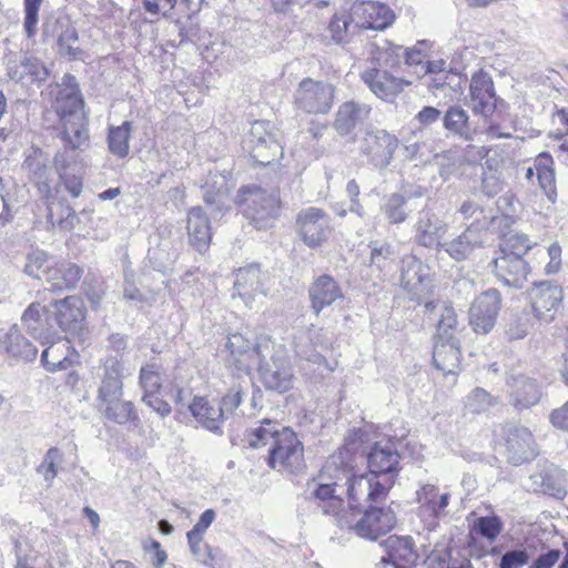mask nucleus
<instances>
[{
	"label": "nucleus",
	"instance_id": "nucleus-1",
	"mask_svg": "<svg viewBox=\"0 0 568 568\" xmlns=\"http://www.w3.org/2000/svg\"><path fill=\"white\" fill-rule=\"evenodd\" d=\"M396 437L373 443L365 453L367 473L354 475L352 468L341 469L346 477L347 496L352 506L366 501H385L403 468ZM344 465L343 462H341Z\"/></svg>",
	"mask_w": 568,
	"mask_h": 568
},
{
	"label": "nucleus",
	"instance_id": "nucleus-2",
	"mask_svg": "<svg viewBox=\"0 0 568 568\" xmlns=\"http://www.w3.org/2000/svg\"><path fill=\"white\" fill-rule=\"evenodd\" d=\"M236 203L243 215L256 230L272 227L281 215L280 190H266L257 184L242 185L236 194Z\"/></svg>",
	"mask_w": 568,
	"mask_h": 568
},
{
	"label": "nucleus",
	"instance_id": "nucleus-3",
	"mask_svg": "<svg viewBox=\"0 0 568 568\" xmlns=\"http://www.w3.org/2000/svg\"><path fill=\"white\" fill-rule=\"evenodd\" d=\"M266 465L277 471L300 474L306 468L304 445L291 427H282L270 446Z\"/></svg>",
	"mask_w": 568,
	"mask_h": 568
},
{
	"label": "nucleus",
	"instance_id": "nucleus-4",
	"mask_svg": "<svg viewBox=\"0 0 568 568\" xmlns=\"http://www.w3.org/2000/svg\"><path fill=\"white\" fill-rule=\"evenodd\" d=\"M242 149L254 166H271L283 158L284 151L268 121H255L243 139Z\"/></svg>",
	"mask_w": 568,
	"mask_h": 568
},
{
	"label": "nucleus",
	"instance_id": "nucleus-5",
	"mask_svg": "<svg viewBox=\"0 0 568 568\" xmlns=\"http://www.w3.org/2000/svg\"><path fill=\"white\" fill-rule=\"evenodd\" d=\"M260 381L264 388L277 394H284L293 388L294 369L285 348L273 343L267 357L257 363Z\"/></svg>",
	"mask_w": 568,
	"mask_h": 568
},
{
	"label": "nucleus",
	"instance_id": "nucleus-6",
	"mask_svg": "<svg viewBox=\"0 0 568 568\" xmlns=\"http://www.w3.org/2000/svg\"><path fill=\"white\" fill-rule=\"evenodd\" d=\"M272 344L268 336H260L252 343L240 333L231 334L226 343V348L230 352L229 363L234 365L239 372L248 374L261 358L268 356Z\"/></svg>",
	"mask_w": 568,
	"mask_h": 568
},
{
	"label": "nucleus",
	"instance_id": "nucleus-7",
	"mask_svg": "<svg viewBox=\"0 0 568 568\" xmlns=\"http://www.w3.org/2000/svg\"><path fill=\"white\" fill-rule=\"evenodd\" d=\"M335 91L328 82L305 78L295 91V106L308 114H327L333 106Z\"/></svg>",
	"mask_w": 568,
	"mask_h": 568
},
{
	"label": "nucleus",
	"instance_id": "nucleus-8",
	"mask_svg": "<svg viewBox=\"0 0 568 568\" xmlns=\"http://www.w3.org/2000/svg\"><path fill=\"white\" fill-rule=\"evenodd\" d=\"M468 87L467 105L476 115L487 120L506 105V102L496 94L493 78L483 69L471 75Z\"/></svg>",
	"mask_w": 568,
	"mask_h": 568
},
{
	"label": "nucleus",
	"instance_id": "nucleus-9",
	"mask_svg": "<svg viewBox=\"0 0 568 568\" xmlns=\"http://www.w3.org/2000/svg\"><path fill=\"white\" fill-rule=\"evenodd\" d=\"M398 138L385 129L372 128L366 130L359 145V151L375 169H387L398 148Z\"/></svg>",
	"mask_w": 568,
	"mask_h": 568
},
{
	"label": "nucleus",
	"instance_id": "nucleus-10",
	"mask_svg": "<svg viewBox=\"0 0 568 568\" xmlns=\"http://www.w3.org/2000/svg\"><path fill=\"white\" fill-rule=\"evenodd\" d=\"M365 506H348L352 510L362 513L361 519L352 527L361 538L377 540L382 535L387 534L395 525V514L390 509L374 506V501L362 500ZM379 501H375L378 504Z\"/></svg>",
	"mask_w": 568,
	"mask_h": 568
},
{
	"label": "nucleus",
	"instance_id": "nucleus-11",
	"mask_svg": "<svg viewBox=\"0 0 568 568\" xmlns=\"http://www.w3.org/2000/svg\"><path fill=\"white\" fill-rule=\"evenodd\" d=\"M43 36L57 39L59 54L68 61L82 60L84 51L72 43L79 41V32L65 13L52 14L43 23Z\"/></svg>",
	"mask_w": 568,
	"mask_h": 568
},
{
	"label": "nucleus",
	"instance_id": "nucleus-12",
	"mask_svg": "<svg viewBox=\"0 0 568 568\" xmlns=\"http://www.w3.org/2000/svg\"><path fill=\"white\" fill-rule=\"evenodd\" d=\"M49 321L53 323V333L58 329L75 334L82 331L85 321L83 301L77 296L51 300L48 303Z\"/></svg>",
	"mask_w": 568,
	"mask_h": 568
},
{
	"label": "nucleus",
	"instance_id": "nucleus-13",
	"mask_svg": "<svg viewBox=\"0 0 568 568\" xmlns=\"http://www.w3.org/2000/svg\"><path fill=\"white\" fill-rule=\"evenodd\" d=\"M400 286L410 300L420 301L432 287L430 267L416 254L408 253L402 256L399 266Z\"/></svg>",
	"mask_w": 568,
	"mask_h": 568
},
{
	"label": "nucleus",
	"instance_id": "nucleus-14",
	"mask_svg": "<svg viewBox=\"0 0 568 568\" xmlns=\"http://www.w3.org/2000/svg\"><path fill=\"white\" fill-rule=\"evenodd\" d=\"M295 230L307 247L318 248L328 239L329 216L320 207L303 209L296 214Z\"/></svg>",
	"mask_w": 568,
	"mask_h": 568
},
{
	"label": "nucleus",
	"instance_id": "nucleus-15",
	"mask_svg": "<svg viewBox=\"0 0 568 568\" xmlns=\"http://www.w3.org/2000/svg\"><path fill=\"white\" fill-rule=\"evenodd\" d=\"M528 294L530 305L527 307L532 311L535 317L544 323L554 321L564 298L561 286L550 281L534 282Z\"/></svg>",
	"mask_w": 568,
	"mask_h": 568
},
{
	"label": "nucleus",
	"instance_id": "nucleus-16",
	"mask_svg": "<svg viewBox=\"0 0 568 568\" xmlns=\"http://www.w3.org/2000/svg\"><path fill=\"white\" fill-rule=\"evenodd\" d=\"M501 308V295L496 288L481 292L469 308V324L477 334L489 333Z\"/></svg>",
	"mask_w": 568,
	"mask_h": 568
},
{
	"label": "nucleus",
	"instance_id": "nucleus-17",
	"mask_svg": "<svg viewBox=\"0 0 568 568\" xmlns=\"http://www.w3.org/2000/svg\"><path fill=\"white\" fill-rule=\"evenodd\" d=\"M448 227L447 222L442 216L433 211L422 210L413 226V241L418 246L440 253V245Z\"/></svg>",
	"mask_w": 568,
	"mask_h": 568
},
{
	"label": "nucleus",
	"instance_id": "nucleus-18",
	"mask_svg": "<svg viewBox=\"0 0 568 568\" xmlns=\"http://www.w3.org/2000/svg\"><path fill=\"white\" fill-rule=\"evenodd\" d=\"M505 447L508 463L515 466L530 462L538 455L534 436L525 426L510 425L506 428Z\"/></svg>",
	"mask_w": 568,
	"mask_h": 568
},
{
	"label": "nucleus",
	"instance_id": "nucleus-19",
	"mask_svg": "<svg viewBox=\"0 0 568 568\" xmlns=\"http://www.w3.org/2000/svg\"><path fill=\"white\" fill-rule=\"evenodd\" d=\"M379 545L385 550V555L381 558L383 565L410 568L416 565L419 557L412 536L390 535Z\"/></svg>",
	"mask_w": 568,
	"mask_h": 568
},
{
	"label": "nucleus",
	"instance_id": "nucleus-20",
	"mask_svg": "<svg viewBox=\"0 0 568 568\" xmlns=\"http://www.w3.org/2000/svg\"><path fill=\"white\" fill-rule=\"evenodd\" d=\"M509 404L517 410L529 409L541 398V387L536 378L525 374H513L506 381Z\"/></svg>",
	"mask_w": 568,
	"mask_h": 568
},
{
	"label": "nucleus",
	"instance_id": "nucleus-21",
	"mask_svg": "<svg viewBox=\"0 0 568 568\" xmlns=\"http://www.w3.org/2000/svg\"><path fill=\"white\" fill-rule=\"evenodd\" d=\"M100 385L98 387V405L123 395L124 365L120 358L103 357L100 361Z\"/></svg>",
	"mask_w": 568,
	"mask_h": 568
},
{
	"label": "nucleus",
	"instance_id": "nucleus-22",
	"mask_svg": "<svg viewBox=\"0 0 568 568\" xmlns=\"http://www.w3.org/2000/svg\"><path fill=\"white\" fill-rule=\"evenodd\" d=\"M353 13L356 17L355 26H359L361 29L383 31L396 19L394 11L387 4L375 1L353 4Z\"/></svg>",
	"mask_w": 568,
	"mask_h": 568
},
{
	"label": "nucleus",
	"instance_id": "nucleus-23",
	"mask_svg": "<svg viewBox=\"0 0 568 568\" xmlns=\"http://www.w3.org/2000/svg\"><path fill=\"white\" fill-rule=\"evenodd\" d=\"M307 293L310 307L316 316H318L324 308L344 298L339 283L329 274H322L315 277Z\"/></svg>",
	"mask_w": 568,
	"mask_h": 568
},
{
	"label": "nucleus",
	"instance_id": "nucleus-24",
	"mask_svg": "<svg viewBox=\"0 0 568 568\" xmlns=\"http://www.w3.org/2000/svg\"><path fill=\"white\" fill-rule=\"evenodd\" d=\"M363 82L379 99L390 101L399 94L409 82L395 77L389 70L369 68L362 73Z\"/></svg>",
	"mask_w": 568,
	"mask_h": 568
},
{
	"label": "nucleus",
	"instance_id": "nucleus-25",
	"mask_svg": "<svg viewBox=\"0 0 568 568\" xmlns=\"http://www.w3.org/2000/svg\"><path fill=\"white\" fill-rule=\"evenodd\" d=\"M372 108L367 103L355 100L343 102L335 112L333 129L341 136L352 134L369 118Z\"/></svg>",
	"mask_w": 568,
	"mask_h": 568
},
{
	"label": "nucleus",
	"instance_id": "nucleus-26",
	"mask_svg": "<svg viewBox=\"0 0 568 568\" xmlns=\"http://www.w3.org/2000/svg\"><path fill=\"white\" fill-rule=\"evenodd\" d=\"M496 278L506 287L521 288L529 273L524 258L498 254L490 263Z\"/></svg>",
	"mask_w": 568,
	"mask_h": 568
},
{
	"label": "nucleus",
	"instance_id": "nucleus-27",
	"mask_svg": "<svg viewBox=\"0 0 568 568\" xmlns=\"http://www.w3.org/2000/svg\"><path fill=\"white\" fill-rule=\"evenodd\" d=\"M55 130L64 150L83 151L90 144L88 115L58 121Z\"/></svg>",
	"mask_w": 568,
	"mask_h": 568
},
{
	"label": "nucleus",
	"instance_id": "nucleus-28",
	"mask_svg": "<svg viewBox=\"0 0 568 568\" xmlns=\"http://www.w3.org/2000/svg\"><path fill=\"white\" fill-rule=\"evenodd\" d=\"M527 488L534 493L562 499L567 494L565 488V471L554 465L545 467L540 471L529 476Z\"/></svg>",
	"mask_w": 568,
	"mask_h": 568
},
{
	"label": "nucleus",
	"instance_id": "nucleus-29",
	"mask_svg": "<svg viewBox=\"0 0 568 568\" xmlns=\"http://www.w3.org/2000/svg\"><path fill=\"white\" fill-rule=\"evenodd\" d=\"M189 410L203 428L217 436L223 435L222 425L225 418L219 403L214 404L203 396H194L189 404Z\"/></svg>",
	"mask_w": 568,
	"mask_h": 568
},
{
	"label": "nucleus",
	"instance_id": "nucleus-30",
	"mask_svg": "<svg viewBox=\"0 0 568 568\" xmlns=\"http://www.w3.org/2000/svg\"><path fill=\"white\" fill-rule=\"evenodd\" d=\"M186 230L190 245L203 254L212 240L211 223L203 207L193 206L187 211Z\"/></svg>",
	"mask_w": 568,
	"mask_h": 568
},
{
	"label": "nucleus",
	"instance_id": "nucleus-31",
	"mask_svg": "<svg viewBox=\"0 0 568 568\" xmlns=\"http://www.w3.org/2000/svg\"><path fill=\"white\" fill-rule=\"evenodd\" d=\"M0 353L16 362H32L37 357L38 348L13 325L0 337Z\"/></svg>",
	"mask_w": 568,
	"mask_h": 568
},
{
	"label": "nucleus",
	"instance_id": "nucleus-32",
	"mask_svg": "<svg viewBox=\"0 0 568 568\" xmlns=\"http://www.w3.org/2000/svg\"><path fill=\"white\" fill-rule=\"evenodd\" d=\"M48 304L31 303L23 312L21 322L34 337L47 343L53 335V323L49 321Z\"/></svg>",
	"mask_w": 568,
	"mask_h": 568
},
{
	"label": "nucleus",
	"instance_id": "nucleus-33",
	"mask_svg": "<svg viewBox=\"0 0 568 568\" xmlns=\"http://www.w3.org/2000/svg\"><path fill=\"white\" fill-rule=\"evenodd\" d=\"M30 181L37 184L39 191L50 193L51 166L48 154L38 146H31L22 163Z\"/></svg>",
	"mask_w": 568,
	"mask_h": 568
},
{
	"label": "nucleus",
	"instance_id": "nucleus-34",
	"mask_svg": "<svg viewBox=\"0 0 568 568\" xmlns=\"http://www.w3.org/2000/svg\"><path fill=\"white\" fill-rule=\"evenodd\" d=\"M267 275L257 263L240 267L235 274L234 291L242 298H253L256 294L266 295L264 283Z\"/></svg>",
	"mask_w": 568,
	"mask_h": 568
},
{
	"label": "nucleus",
	"instance_id": "nucleus-35",
	"mask_svg": "<svg viewBox=\"0 0 568 568\" xmlns=\"http://www.w3.org/2000/svg\"><path fill=\"white\" fill-rule=\"evenodd\" d=\"M7 74L16 82H21L26 77H30L32 83L43 84L50 75V70L40 59L23 55L19 62L9 59Z\"/></svg>",
	"mask_w": 568,
	"mask_h": 568
},
{
	"label": "nucleus",
	"instance_id": "nucleus-36",
	"mask_svg": "<svg viewBox=\"0 0 568 568\" xmlns=\"http://www.w3.org/2000/svg\"><path fill=\"white\" fill-rule=\"evenodd\" d=\"M442 122L447 136H456L465 142L474 140L476 129L470 122L468 112L462 105H449L443 114Z\"/></svg>",
	"mask_w": 568,
	"mask_h": 568
},
{
	"label": "nucleus",
	"instance_id": "nucleus-37",
	"mask_svg": "<svg viewBox=\"0 0 568 568\" xmlns=\"http://www.w3.org/2000/svg\"><path fill=\"white\" fill-rule=\"evenodd\" d=\"M83 275V268L78 264L62 261L55 262L47 275L48 290L52 292H62L73 290Z\"/></svg>",
	"mask_w": 568,
	"mask_h": 568
},
{
	"label": "nucleus",
	"instance_id": "nucleus-38",
	"mask_svg": "<svg viewBox=\"0 0 568 568\" xmlns=\"http://www.w3.org/2000/svg\"><path fill=\"white\" fill-rule=\"evenodd\" d=\"M368 267L377 274L379 280H385L393 272L397 257L396 248L393 244L384 240L371 241Z\"/></svg>",
	"mask_w": 568,
	"mask_h": 568
},
{
	"label": "nucleus",
	"instance_id": "nucleus-39",
	"mask_svg": "<svg viewBox=\"0 0 568 568\" xmlns=\"http://www.w3.org/2000/svg\"><path fill=\"white\" fill-rule=\"evenodd\" d=\"M462 359L459 338L434 341L433 364L443 374H455Z\"/></svg>",
	"mask_w": 568,
	"mask_h": 568
},
{
	"label": "nucleus",
	"instance_id": "nucleus-40",
	"mask_svg": "<svg viewBox=\"0 0 568 568\" xmlns=\"http://www.w3.org/2000/svg\"><path fill=\"white\" fill-rule=\"evenodd\" d=\"M203 200L213 216L222 214L226 210L227 181L222 174H210L202 186Z\"/></svg>",
	"mask_w": 568,
	"mask_h": 568
},
{
	"label": "nucleus",
	"instance_id": "nucleus-41",
	"mask_svg": "<svg viewBox=\"0 0 568 568\" xmlns=\"http://www.w3.org/2000/svg\"><path fill=\"white\" fill-rule=\"evenodd\" d=\"M103 416L118 425L140 424V417L134 404L131 400H123L122 397H115L98 405Z\"/></svg>",
	"mask_w": 568,
	"mask_h": 568
},
{
	"label": "nucleus",
	"instance_id": "nucleus-42",
	"mask_svg": "<svg viewBox=\"0 0 568 568\" xmlns=\"http://www.w3.org/2000/svg\"><path fill=\"white\" fill-rule=\"evenodd\" d=\"M427 312H435L438 310L439 320L437 323V333L434 341H449L450 338H458L456 335L460 331L457 314L452 305L446 303L437 304L434 301L425 303Z\"/></svg>",
	"mask_w": 568,
	"mask_h": 568
},
{
	"label": "nucleus",
	"instance_id": "nucleus-43",
	"mask_svg": "<svg viewBox=\"0 0 568 568\" xmlns=\"http://www.w3.org/2000/svg\"><path fill=\"white\" fill-rule=\"evenodd\" d=\"M484 245V239L473 235L471 231H464L450 241H443L440 252L448 254L456 262L467 260L476 248Z\"/></svg>",
	"mask_w": 568,
	"mask_h": 568
},
{
	"label": "nucleus",
	"instance_id": "nucleus-44",
	"mask_svg": "<svg viewBox=\"0 0 568 568\" xmlns=\"http://www.w3.org/2000/svg\"><path fill=\"white\" fill-rule=\"evenodd\" d=\"M48 221L52 226L59 227L61 231L70 232L80 224V215L69 204L65 199H54L47 205Z\"/></svg>",
	"mask_w": 568,
	"mask_h": 568
},
{
	"label": "nucleus",
	"instance_id": "nucleus-45",
	"mask_svg": "<svg viewBox=\"0 0 568 568\" xmlns=\"http://www.w3.org/2000/svg\"><path fill=\"white\" fill-rule=\"evenodd\" d=\"M356 17L353 13V7L351 12H336L332 16L327 26V31L332 41L336 44H345L351 41L352 36L359 30V26H355Z\"/></svg>",
	"mask_w": 568,
	"mask_h": 568
},
{
	"label": "nucleus",
	"instance_id": "nucleus-46",
	"mask_svg": "<svg viewBox=\"0 0 568 568\" xmlns=\"http://www.w3.org/2000/svg\"><path fill=\"white\" fill-rule=\"evenodd\" d=\"M337 481L331 484H316L311 497L317 501L323 514L337 516L344 508V499L336 494Z\"/></svg>",
	"mask_w": 568,
	"mask_h": 568
},
{
	"label": "nucleus",
	"instance_id": "nucleus-47",
	"mask_svg": "<svg viewBox=\"0 0 568 568\" xmlns=\"http://www.w3.org/2000/svg\"><path fill=\"white\" fill-rule=\"evenodd\" d=\"M416 496L417 503L426 507L435 518H440L446 514L450 501V494L438 495V487L433 484L422 485L416 491Z\"/></svg>",
	"mask_w": 568,
	"mask_h": 568
},
{
	"label": "nucleus",
	"instance_id": "nucleus-48",
	"mask_svg": "<svg viewBox=\"0 0 568 568\" xmlns=\"http://www.w3.org/2000/svg\"><path fill=\"white\" fill-rule=\"evenodd\" d=\"M132 128L131 121H123L118 126H109L106 143L111 154L119 159H125L129 155Z\"/></svg>",
	"mask_w": 568,
	"mask_h": 568
},
{
	"label": "nucleus",
	"instance_id": "nucleus-49",
	"mask_svg": "<svg viewBox=\"0 0 568 568\" xmlns=\"http://www.w3.org/2000/svg\"><path fill=\"white\" fill-rule=\"evenodd\" d=\"M85 102L82 93H57L53 104L58 121L68 119H79L81 115H88L84 112Z\"/></svg>",
	"mask_w": 568,
	"mask_h": 568
},
{
	"label": "nucleus",
	"instance_id": "nucleus-50",
	"mask_svg": "<svg viewBox=\"0 0 568 568\" xmlns=\"http://www.w3.org/2000/svg\"><path fill=\"white\" fill-rule=\"evenodd\" d=\"M283 426L276 420L264 418L257 427L246 430L245 438L247 447L257 449L275 442V437L280 435V429Z\"/></svg>",
	"mask_w": 568,
	"mask_h": 568
},
{
	"label": "nucleus",
	"instance_id": "nucleus-51",
	"mask_svg": "<svg viewBox=\"0 0 568 568\" xmlns=\"http://www.w3.org/2000/svg\"><path fill=\"white\" fill-rule=\"evenodd\" d=\"M415 210L416 206L408 205L402 197V194H397V192L385 196L381 206L384 217L392 225L404 223Z\"/></svg>",
	"mask_w": 568,
	"mask_h": 568
},
{
	"label": "nucleus",
	"instance_id": "nucleus-52",
	"mask_svg": "<svg viewBox=\"0 0 568 568\" xmlns=\"http://www.w3.org/2000/svg\"><path fill=\"white\" fill-rule=\"evenodd\" d=\"M536 321L538 320L528 307H524L520 312L511 314L505 331L508 339L514 341L525 338L534 327Z\"/></svg>",
	"mask_w": 568,
	"mask_h": 568
},
{
	"label": "nucleus",
	"instance_id": "nucleus-53",
	"mask_svg": "<svg viewBox=\"0 0 568 568\" xmlns=\"http://www.w3.org/2000/svg\"><path fill=\"white\" fill-rule=\"evenodd\" d=\"M53 263V256L42 250H34L27 255L23 272L30 277L47 281L48 272L52 268Z\"/></svg>",
	"mask_w": 568,
	"mask_h": 568
},
{
	"label": "nucleus",
	"instance_id": "nucleus-54",
	"mask_svg": "<svg viewBox=\"0 0 568 568\" xmlns=\"http://www.w3.org/2000/svg\"><path fill=\"white\" fill-rule=\"evenodd\" d=\"M503 528L504 523L496 514L477 517L473 524V531L490 542L497 539Z\"/></svg>",
	"mask_w": 568,
	"mask_h": 568
},
{
	"label": "nucleus",
	"instance_id": "nucleus-55",
	"mask_svg": "<svg viewBox=\"0 0 568 568\" xmlns=\"http://www.w3.org/2000/svg\"><path fill=\"white\" fill-rule=\"evenodd\" d=\"M531 247L532 243L527 235L514 233L505 236L499 244L497 253L500 255L524 258Z\"/></svg>",
	"mask_w": 568,
	"mask_h": 568
},
{
	"label": "nucleus",
	"instance_id": "nucleus-56",
	"mask_svg": "<svg viewBox=\"0 0 568 568\" xmlns=\"http://www.w3.org/2000/svg\"><path fill=\"white\" fill-rule=\"evenodd\" d=\"M497 404V397L481 387H476L467 395L465 408L471 414H481Z\"/></svg>",
	"mask_w": 568,
	"mask_h": 568
},
{
	"label": "nucleus",
	"instance_id": "nucleus-57",
	"mask_svg": "<svg viewBox=\"0 0 568 568\" xmlns=\"http://www.w3.org/2000/svg\"><path fill=\"white\" fill-rule=\"evenodd\" d=\"M41 364L48 372L54 373L58 371L68 369L72 361L64 355L60 347H55L54 345H50L44 348L41 353Z\"/></svg>",
	"mask_w": 568,
	"mask_h": 568
},
{
	"label": "nucleus",
	"instance_id": "nucleus-58",
	"mask_svg": "<svg viewBox=\"0 0 568 568\" xmlns=\"http://www.w3.org/2000/svg\"><path fill=\"white\" fill-rule=\"evenodd\" d=\"M405 47L394 43H388L386 48L378 52L376 58L377 68L383 70L397 69L404 64Z\"/></svg>",
	"mask_w": 568,
	"mask_h": 568
},
{
	"label": "nucleus",
	"instance_id": "nucleus-59",
	"mask_svg": "<svg viewBox=\"0 0 568 568\" xmlns=\"http://www.w3.org/2000/svg\"><path fill=\"white\" fill-rule=\"evenodd\" d=\"M139 384L143 394L159 393L162 388V378L155 364L142 366L139 372Z\"/></svg>",
	"mask_w": 568,
	"mask_h": 568
},
{
	"label": "nucleus",
	"instance_id": "nucleus-60",
	"mask_svg": "<svg viewBox=\"0 0 568 568\" xmlns=\"http://www.w3.org/2000/svg\"><path fill=\"white\" fill-rule=\"evenodd\" d=\"M43 0H23V30L26 37L31 39L37 33L39 10Z\"/></svg>",
	"mask_w": 568,
	"mask_h": 568
},
{
	"label": "nucleus",
	"instance_id": "nucleus-61",
	"mask_svg": "<svg viewBox=\"0 0 568 568\" xmlns=\"http://www.w3.org/2000/svg\"><path fill=\"white\" fill-rule=\"evenodd\" d=\"M243 388L241 385H233L219 400V406L223 412L225 420L229 416L233 415L235 409L241 405L243 400Z\"/></svg>",
	"mask_w": 568,
	"mask_h": 568
},
{
	"label": "nucleus",
	"instance_id": "nucleus-62",
	"mask_svg": "<svg viewBox=\"0 0 568 568\" xmlns=\"http://www.w3.org/2000/svg\"><path fill=\"white\" fill-rule=\"evenodd\" d=\"M496 219L497 215L493 207H483V213L475 214L465 230L471 231V234L477 235L479 239H484V232L488 230Z\"/></svg>",
	"mask_w": 568,
	"mask_h": 568
},
{
	"label": "nucleus",
	"instance_id": "nucleus-63",
	"mask_svg": "<svg viewBox=\"0 0 568 568\" xmlns=\"http://www.w3.org/2000/svg\"><path fill=\"white\" fill-rule=\"evenodd\" d=\"M530 555L524 547L505 551L499 559V568H523L529 562Z\"/></svg>",
	"mask_w": 568,
	"mask_h": 568
},
{
	"label": "nucleus",
	"instance_id": "nucleus-64",
	"mask_svg": "<svg viewBox=\"0 0 568 568\" xmlns=\"http://www.w3.org/2000/svg\"><path fill=\"white\" fill-rule=\"evenodd\" d=\"M456 558L447 547L436 546L425 559L426 568H450Z\"/></svg>",
	"mask_w": 568,
	"mask_h": 568
}]
</instances>
